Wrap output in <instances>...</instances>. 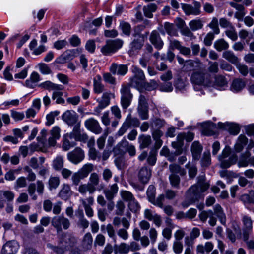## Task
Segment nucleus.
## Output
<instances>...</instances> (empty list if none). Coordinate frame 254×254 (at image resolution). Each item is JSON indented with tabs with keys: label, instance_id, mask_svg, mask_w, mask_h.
<instances>
[{
	"label": "nucleus",
	"instance_id": "1",
	"mask_svg": "<svg viewBox=\"0 0 254 254\" xmlns=\"http://www.w3.org/2000/svg\"><path fill=\"white\" fill-rule=\"evenodd\" d=\"M210 187L209 183L205 181V177L201 175L197 178V183L191 186L186 192V200L182 203L184 207H187L191 204L198 201L202 196V193Z\"/></svg>",
	"mask_w": 254,
	"mask_h": 254
},
{
	"label": "nucleus",
	"instance_id": "2",
	"mask_svg": "<svg viewBox=\"0 0 254 254\" xmlns=\"http://www.w3.org/2000/svg\"><path fill=\"white\" fill-rule=\"evenodd\" d=\"M190 80L195 85L211 87L212 85L210 81V75L201 71H194L191 74Z\"/></svg>",
	"mask_w": 254,
	"mask_h": 254
},
{
	"label": "nucleus",
	"instance_id": "3",
	"mask_svg": "<svg viewBox=\"0 0 254 254\" xmlns=\"http://www.w3.org/2000/svg\"><path fill=\"white\" fill-rule=\"evenodd\" d=\"M132 71L133 76L130 78V85L135 88H140L143 86L145 77L143 71L135 66H133Z\"/></svg>",
	"mask_w": 254,
	"mask_h": 254
},
{
	"label": "nucleus",
	"instance_id": "4",
	"mask_svg": "<svg viewBox=\"0 0 254 254\" xmlns=\"http://www.w3.org/2000/svg\"><path fill=\"white\" fill-rule=\"evenodd\" d=\"M123 44V41L120 39L108 40L106 44L101 48V51L104 55H109L121 48Z\"/></svg>",
	"mask_w": 254,
	"mask_h": 254
},
{
	"label": "nucleus",
	"instance_id": "5",
	"mask_svg": "<svg viewBox=\"0 0 254 254\" xmlns=\"http://www.w3.org/2000/svg\"><path fill=\"white\" fill-rule=\"evenodd\" d=\"M230 153L231 148L228 146H226L223 150L221 154L218 156L219 160L221 162L220 166L222 168H229L231 165L236 163L237 159L235 155L231 156L228 159H226L229 156Z\"/></svg>",
	"mask_w": 254,
	"mask_h": 254
},
{
	"label": "nucleus",
	"instance_id": "6",
	"mask_svg": "<svg viewBox=\"0 0 254 254\" xmlns=\"http://www.w3.org/2000/svg\"><path fill=\"white\" fill-rule=\"evenodd\" d=\"M121 104L123 109H127L130 105L133 95L131 93L128 85H123L120 90Z\"/></svg>",
	"mask_w": 254,
	"mask_h": 254
},
{
	"label": "nucleus",
	"instance_id": "7",
	"mask_svg": "<svg viewBox=\"0 0 254 254\" xmlns=\"http://www.w3.org/2000/svg\"><path fill=\"white\" fill-rule=\"evenodd\" d=\"M181 7L186 15L197 16L200 14L201 12V3L195 0L193 1V5L190 4L182 3Z\"/></svg>",
	"mask_w": 254,
	"mask_h": 254
},
{
	"label": "nucleus",
	"instance_id": "8",
	"mask_svg": "<svg viewBox=\"0 0 254 254\" xmlns=\"http://www.w3.org/2000/svg\"><path fill=\"white\" fill-rule=\"evenodd\" d=\"M51 223L58 232L62 231V227L66 230L70 226L69 220L62 215L54 217L51 220Z\"/></svg>",
	"mask_w": 254,
	"mask_h": 254
},
{
	"label": "nucleus",
	"instance_id": "9",
	"mask_svg": "<svg viewBox=\"0 0 254 254\" xmlns=\"http://www.w3.org/2000/svg\"><path fill=\"white\" fill-rule=\"evenodd\" d=\"M116 147L119 149L121 153L127 152L130 157H133L136 154L135 146L127 140H122L118 144Z\"/></svg>",
	"mask_w": 254,
	"mask_h": 254
},
{
	"label": "nucleus",
	"instance_id": "10",
	"mask_svg": "<svg viewBox=\"0 0 254 254\" xmlns=\"http://www.w3.org/2000/svg\"><path fill=\"white\" fill-rule=\"evenodd\" d=\"M77 113L72 110H66L62 116V120L68 126H73L74 124L79 121Z\"/></svg>",
	"mask_w": 254,
	"mask_h": 254
},
{
	"label": "nucleus",
	"instance_id": "11",
	"mask_svg": "<svg viewBox=\"0 0 254 254\" xmlns=\"http://www.w3.org/2000/svg\"><path fill=\"white\" fill-rule=\"evenodd\" d=\"M84 157L85 155L83 150L78 147L67 154L68 159L74 164H77L81 162Z\"/></svg>",
	"mask_w": 254,
	"mask_h": 254
},
{
	"label": "nucleus",
	"instance_id": "12",
	"mask_svg": "<svg viewBox=\"0 0 254 254\" xmlns=\"http://www.w3.org/2000/svg\"><path fill=\"white\" fill-rule=\"evenodd\" d=\"M70 236L69 235H64L63 237L62 241H60V246H55L50 243H48L47 246L48 248L52 250L54 252L57 254H62L64 253V249H65L70 245L67 242V240H69Z\"/></svg>",
	"mask_w": 254,
	"mask_h": 254
},
{
	"label": "nucleus",
	"instance_id": "13",
	"mask_svg": "<svg viewBox=\"0 0 254 254\" xmlns=\"http://www.w3.org/2000/svg\"><path fill=\"white\" fill-rule=\"evenodd\" d=\"M112 96H113V94L111 93L105 92L103 94L98 105L94 108V111L95 115H99L101 111L110 104Z\"/></svg>",
	"mask_w": 254,
	"mask_h": 254
},
{
	"label": "nucleus",
	"instance_id": "14",
	"mask_svg": "<svg viewBox=\"0 0 254 254\" xmlns=\"http://www.w3.org/2000/svg\"><path fill=\"white\" fill-rule=\"evenodd\" d=\"M84 124L87 129L96 134H99L102 131V128L99 123L93 118H90L86 120L85 121Z\"/></svg>",
	"mask_w": 254,
	"mask_h": 254
},
{
	"label": "nucleus",
	"instance_id": "15",
	"mask_svg": "<svg viewBox=\"0 0 254 254\" xmlns=\"http://www.w3.org/2000/svg\"><path fill=\"white\" fill-rule=\"evenodd\" d=\"M149 41L154 47L158 50H161L164 46V42L160 34L156 30H153L151 32L149 36Z\"/></svg>",
	"mask_w": 254,
	"mask_h": 254
},
{
	"label": "nucleus",
	"instance_id": "16",
	"mask_svg": "<svg viewBox=\"0 0 254 254\" xmlns=\"http://www.w3.org/2000/svg\"><path fill=\"white\" fill-rule=\"evenodd\" d=\"M244 227L243 228V236L244 241L248 240L249 235L251 234L252 230V222L251 218L247 216H245L243 218Z\"/></svg>",
	"mask_w": 254,
	"mask_h": 254
},
{
	"label": "nucleus",
	"instance_id": "17",
	"mask_svg": "<svg viewBox=\"0 0 254 254\" xmlns=\"http://www.w3.org/2000/svg\"><path fill=\"white\" fill-rule=\"evenodd\" d=\"M218 127L221 129L227 130L229 132L233 135H237L240 131L239 127L236 124L228 122L218 123Z\"/></svg>",
	"mask_w": 254,
	"mask_h": 254
},
{
	"label": "nucleus",
	"instance_id": "18",
	"mask_svg": "<svg viewBox=\"0 0 254 254\" xmlns=\"http://www.w3.org/2000/svg\"><path fill=\"white\" fill-rule=\"evenodd\" d=\"M151 175V171L146 167H142L138 173V178L139 181L143 185L147 184L150 178Z\"/></svg>",
	"mask_w": 254,
	"mask_h": 254
},
{
	"label": "nucleus",
	"instance_id": "19",
	"mask_svg": "<svg viewBox=\"0 0 254 254\" xmlns=\"http://www.w3.org/2000/svg\"><path fill=\"white\" fill-rule=\"evenodd\" d=\"M18 245L14 241L8 242L3 247L1 254H15L18 251Z\"/></svg>",
	"mask_w": 254,
	"mask_h": 254
},
{
	"label": "nucleus",
	"instance_id": "20",
	"mask_svg": "<svg viewBox=\"0 0 254 254\" xmlns=\"http://www.w3.org/2000/svg\"><path fill=\"white\" fill-rule=\"evenodd\" d=\"M110 70L114 75L117 74L120 75H124L127 73L128 68L126 65H118L114 63L110 66Z\"/></svg>",
	"mask_w": 254,
	"mask_h": 254
},
{
	"label": "nucleus",
	"instance_id": "21",
	"mask_svg": "<svg viewBox=\"0 0 254 254\" xmlns=\"http://www.w3.org/2000/svg\"><path fill=\"white\" fill-rule=\"evenodd\" d=\"M61 129L58 126L54 127L50 131L51 136L49 138L48 143L50 146H54L56 140L61 137Z\"/></svg>",
	"mask_w": 254,
	"mask_h": 254
},
{
	"label": "nucleus",
	"instance_id": "22",
	"mask_svg": "<svg viewBox=\"0 0 254 254\" xmlns=\"http://www.w3.org/2000/svg\"><path fill=\"white\" fill-rule=\"evenodd\" d=\"M211 86L220 90H224L225 87L227 86L228 82L226 78L222 75H217L215 77V82H212Z\"/></svg>",
	"mask_w": 254,
	"mask_h": 254
},
{
	"label": "nucleus",
	"instance_id": "23",
	"mask_svg": "<svg viewBox=\"0 0 254 254\" xmlns=\"http://www.w3.org/2000/svg\"><path fill=\"white\" fill-rule=\"evenodd\" d=\"M246 86V82L241 78H236L233 80L230 86V90L234 93L241 91Z\"/></svg>",
	"mask_w": 254,
	"mask_h": 254
},
{
	"label": "nucleus",
	"instance_id": "24",
	"mask_svg": "<svg viewBox=\"0 0 254 254\" xmlns=\"http://www.w3.org/2000/svg\"><path fill=\"white\" fill-rule=\"evenodd\" d=\"M202 151V147L201 144L197 141L192 143L191 146V152L194 160H198Z\"/></svg>",
	"mask_w": 254,
	"mask_h": 254
},
{
	"label": "nucleus",
	"instance_id": "25",
	"mask_svg": "<svg viewBox=\"0 0 254 254\" xmlns=\"http://www.w3.org/2000/svg\"><path fill=\"white\" fill-rule=\"evenodd\" d=\"M3 196L8 201H12L14 198L15 194L14 192L10 190H0V208L1 209L4 207L5 201L1 199Z\"/></svg>",
	"mask_w": 254,
	"mask_h": 254
},
{
	"label": "nucleus",
	"instance_id": "26",
	"mask_svg": "<svg viewBox=\"0 0 254 254\" xmlns=\"http://www.w3.org/2000/svg\"><path fill=\"white\" fill-rule=\"evenodd\" d=\"M144 38L142 35H138L130 44V51L134 52L141 49L144 44Z\"/></svg>",
	"mask_w": 254,
	"mask_h": 254
},
{
	"label": "nucleus",
	"instance_id": "27",
	"mask_svg": "<svg viewBox=\"0 0 254 254\" xmlns=\"http://www.w3.org/2000/svg\"><path fill=\"white\" fill-rule=\"evenodd\" d=\"M72 195V191L69 185L64 184L59 193V196L62 199L67 200Z\"/></svg>",
	"mask_w": 254,
	"mask_h": 254
},
{
	"label": "nucleus",
	"instance_id": "28",
	"mask_svg": "<svg viewBox=\"0 0 254 254\" xmlns=\"http://www.w3.org/2000/svg\"><path fill=\"white\" fill-rule=\"evenodd\" d=\"M39 87L48 90H61L63 86L61 85L55 84L50 81H46L39 85Z\"/></svg>",
	"mask_w": 254,
	"mask_h": 254
},
{
	"label": "nucleus",
	"instance_id": "29",
	"mask_svg": "<svg viewBox=\"0 0 254 254\" xmlns=\"http://www.w3.org/2000/svg\"><path fill=\"white\" fill-rule=\"evenodd\" d=\"M213 213L217 216L221 223L223 225H225L226 222V215L220 205L216 204L214 206Z\"/></svg>",
	"mask_w": 254,
	"mask_h": 254
},
{
	"label": "nucleus",
	"instance_id": "30",
	"mask_svg": "<svg viewBox=\"0 0 254 254\" xmlns=\"http://www.w3.org/2000/svg\"><path fill=\"white\" fill-rule=\"evenodd\" d=\"M214 248V245L211 242H207L204 245L199 244L196 247V252L198 253L204 254L205 252L207 253L211 252Z\"/></svg>",
	"mask_w": 254,
	"mask_h": 254
},
{
	"label": "nucleus",
	"instance_id": "31",
	"mask_svg": "<svg viewBox=\"0 0 254 254\" xmlns=\"http://www.w3.org/2000/svg\"><path fill=\"white\" fill-rule=\"evenodd\" d=\"M157 7V5L155 3H150L146 6H144L143 7L144 15L147 18H152V13L156 10Z\"/></svg>",
	"mask_w": 254,
	"mask_h": 254
},
{
	"label": "nucleus",
	"instance_id": "32",
	"mask_svg": "<svg viewBox=\"0 0 254 254\" xmlns=\"http://www.w3.org/2000/svg\"><path fill=\"white\" fill-rule=\"evenodd\" d=\"M39 81H40L39 74L36 72H33L30 75V79L26 80L25 85L28 87L33 88L35 83Z\"/></svg>",
	"mask_w": 254,
	"mask_h": 254
},
{
	"label": "nucleus",
	"instance_id": "33",
	"mask_svg": "<svg viewBox=\"0 0 254 254\" xmlns=\"http://www.w3.org/2000/svg\"><path fill=\"white\" fill-rule=\"evenodd\" d=\"M247 142L248 139L245 135H240L235 145L236 151L238 152L241 151Z\"/></svg>",
	"mask_w": 254,
	"mask_h": 254
},
{
	"label": "nucleus",
	"instance_id": "34",
	"mask_svg": "<svg viewBox=\"0 0 254 254\" xmlns=\"http://www.w3.org/2000/svg\"><path fill=\"white\" fill-rule=\"evenodd\" d=\"M93 169V165L88 163L84 165L77 172L84 179L88 176L89 174Z\"/></svg>",
	"mask_w": 254,
	"mask_h": 254
},
{
	"label": "nucleus",
	"instance_id": "35",
	"mask_svg": "<svg viewBox=\"0 0 254 254\" xmlns=\"http://www.w3.org/2000/svg\"><path fill=\"white\" fill-rule=\"evenodd\" d=\"M222 57L234 64L239 62L238 58L231 51H226L223 52Z\"/></svg>",
	"mask_w": 254,
	"mask_h": 254
},
{
	"label": "nucleus",
	"instance_id": "36",
	"mask_svg": "<svg viewBox=\"0 0 254 254\" xmlns=\"http://www.w3.org/2000/svg\"><path fill=\"white\" fill-rule=\"evenodd\" d=\"M72 58L71 52L70 51H66L56 59V62L60 64H64Z\"/></svg>",
	"mask_w": 254,
	"mask_h": 254
},
{
	"label": "nucleus",
	"instance_id": "37",
	"mask_svg": "<svg viewBox=\"0 0 254 254\" xmlns=\"http://www.w3.org/2000/svg\"><path fill=\"white\" fill-rule=\"evenodd\" d=\"M93 238L90 233H87L84 236L82 241V247L85 250H89L92 248Z\"/></svg>",
	"mask_w": 254,
	"mask_h": 254
},
{
	"label": "nucleus",
	"instance_id": "38",
	"mask_svg": "<svg viewBox=\"0 0 254 254\" xmlns=\"http://www.w3.org/2000/svg\"><path fill=\"white\" fill-rule=\"evenodd\" d=\"M96 189H93L92 186L88 183L80 185L78 187V191L82 194H85L87 192L90 194L93 193Z\"/></svg>",
	"mask_w": 254,
	"mask_h": 254
},
{
	"label": "nucleus",
	"instance_id": "39",
	"mask_svg": "<svg viewBox=\"0 0 254 254\" xmlns=\"http://www.w3.org/2000/svg\"><path fill=\"white\" fill-rule=\"evenodd\" d=\"M164 29L166 33L171 36H178V30L173 24L169 22L164 23Z\"/></svg>",
	"mask_w": 254,
	"mask_h": 254
},
{
	"label": "nucleus",
	"instance_id": "40",
	"mask_svg": "<svg viewBox=\"0 0 254 254\" xmlns=\"http://www.w3.org/2000/svg\"><path fill=\"white\" fill-rule=\"evenodd\" d=\"M214 46L218 51H222V50L227 49L229 47V44L223 39H220L214 42Z\"/></svg>",
	"mask_w": 254,
	"mask_h": 254
},
{
	"label": "nucleus",
	"instance_id": "41",
	"mask_svg": "<svg viewBox=\"0 0 254 254\" xmlns=\"http://www.w3.org/2000/svg\"><path fill=\"white\" fill-rule=\"evenodd\" d=\"M140 147L141 148L147 147L151 142V138L150 135H140L138 138Z\"/></svg>",
	"mask_w": 254,
	"mask_h": 254
},
{
	"label": "nucleus",
	"instance_id": "42",
	"mask_svg": "<svg viewBox=\"0 0 254 254\" xmlns=\"http://www.w3.org/2000/svg\"><path fill=\"white\" fill-rule=\"evenodd\" d=\"M98 79H94L93 81V87L94 91L97 94H100L103 92L104 90V86L101 83V77L97 76Z\"/></svg>",
	"mask_w": 254,
	"mask_h": 254
},
{
	"label": "nucleus",
	"instance_id": "43",
	"mask_svg": "<svg viewBox=\"0 0 254 254\" xmlns=\"http://www.w3.org/2000/svg\"><path fill=\"white\" fill-rule=\"evenodd\" d=\"M189 25L191 30L192 31H196L203 27V23L201 19H194L189 22Z\"/></svg>",
	"mask_w": 254,
	"mask_h": 254
},
{
	"label": "nucleus",
	"instance_id": "44",
	"mask_svg": "<svg viewBox=\"0 0 254 254\" xmlns=\"http://www.w3.org/2000/svg\"><path fill=\"white\" fill-rule=\"evenodd\" d=\"M119 28L122 30L124 34L129 36L131 33V25L127 22L122 21L120 23Z\"/></svg>",
	"mask_w": 254,
	"mask_h": 254
},
{
	"label": "nucleus",
	"instance_id": "45",
	"mask_svg": "<svg viewBox=\"0 0 254 254\" xmlns=\"http://www.w3.org/2000/svg\"><path fill=\"white\" fill-rule=\"evenodd\" d=\"M169 181L171 186L179 189L180 188V178L175 174H171L169 177Z\"/></svg>",
	"mask_w": 254,
	"mask_h": 254
},
{
	"label": "nucleus",
	"instance_id": "46",
	"mask_svg": "<svg viewBox=\"0 0 254 254\" xmlns=\"http://www.w3.org/2000/svg\"><path fill=\"white\" fill-rule=\"evenodd\" d=\"M64 166L63 157L57 156L53 161V167L57 171L61 170Z\"/></svg>",
	"mask_w": 254,
	"mask_h": 254
},
{
	"label": "nucleus",
	"instance_id": "47",
	"mask_svg": "<svg viewBox=\"0 0 254 254\" xmlns=\"http://www.w3.org/2000/svg\"><path fill=\"white\" fill-rule=\"evenodd\" d=\"M60 114V112L58 111H54L51 112L50 113L46 116V125L47 126H50L54 124L55 122V118L58 116Z\"/></svg>",
	"mask_w": 254,
	"mask_h": 254
},
{
	"label": "nucleus",
	"instance_id": "48",
	"mask_svg": "<svg viewBox=\"0 0 254 254\" xmlns=\"http://www.w3.org/2000/svg\"><path fill=\"white\" fill-rule=\"evenodd\" d=\"M63 92L59 90H56L53 92L52 98L53 100H56L57 104H63L65 103V100L62 98Z\"/></svg>",
	"mask_w": 254,
	"mask_h": 254
},
{
	"label": "nucleus",
	"instance_id": "49",
	"mask_svg": "<svg viewBox=\"0 0 254 254\" xmlns=\"http://www.w3.org/2000/svg\"><path fill=\"white\" fill-rule=\"evenodd\" d=\"M99 183V176L96 173H93L90 176L89 182L88 184L92 186L93 189H96V187Z\"/></svg>",
	"mask_w": 254,
	"mask_h": 254
},
{
	"label": "nucleus",
	"instance_id": "50",
	"mask_svg": "<svg viewBox=\"0 0 254 254\" xmlns=\"http://www.w3.org/2000/svg\"><path fill=\"white\" fill-rule=\"evenodd\" d=\"M120 194L122 198L127 201L129 202L134 198V197L132 193L129 191L122 190L120 191Z\"/></svg>",
	"mask_w": 254,
	"mask_h": 254
},
{
	"label": "nucleus",
	"instance_id": "51",
	"mask_svg": "<svg viewBox=\"0 0 254 254\" xmlns=\"http://www.w3.org/2000/svg\"><path fill=\"white\" fill-rule=\"evenodd\" d=\"M128 207L132 212L134 213L137 212L140 209V206L135 198L128 203Z\"/></svg>",
	"mask_w": 254,
	"mask_h": 254
},
{
	"label": "nucleus",
	"instance_id": "52",
	"mask_svg": "<svg viewBox=\"0 0 254 254\" xmlns=\"http://www.w3.org/2000/svg\"><path fill=\"white\" fill-rule=\"evenodd\" d=\"M185 167L189 169V175L190 178H193L197 174V170L195 165H192L190 162L186 164Z\"/></svg>",
	"mask_w": 254,
	"mask_h": 254
},
{
	"label": "nucleus",
	"instance_id": "53",
	"mask_svg": "<svg viewBox=\"0 0 254 254\" xmlns=\"http://www.w3.org/2000/svg\"><path fill=\"white\" fill-rule=\"evenodd\" d=\"M125 121L128 124L129 127L131 126L138 127L139 126L140 122L139 120L136 118H132L131 114L127 115Z\"/></svg>",
	"mask_w": 254,
	"mask_h": 254
},
{
	"label": "nucleus",
	"instance_id": "54",
	"mask_svg": "<svg viewBox=\"0 0 254 254\" xmlns=\"http://www.w3.org/2000/svg\"><path fill=\"white\" fill-rule=\"evenodd\" d=\"M211 163L210 153L209 151L204 152L201 160V165L202 167H207Z\"/></svg>",
	"mask_w": 254,
	"mask_h": 254
},
{
	"label": "nucleus",
	"instance_id": "55",
	"mask_svg": "<svg viewBox=\"0 0 254 254\" xmlns=\"http://www.w3.org/2000/svg\"><path fill=\"white\" fill-rule=\"evenodd\" d=\"M137 111L142 120H146L148 118V107H137Z\"/></svg>",
	"mask_w": 254,
	"mask_h": 254
},
{
	"label": "nucleus",
	"instance_id": "56",
	"mask_svg": "<svg viewBox=\"0 0 254 254\" xmlns=\"http://www.w3.org/2000/svg\"><path fill=\"white\" fill-rule=\"evenodd\" d=\"M208 26L213 30L214 34H218L220 33L218 19L216 17L212 18V21L208 24Z\"/></svg>",
	"mask_w": 254,
	"mask_h": 254
},
{
	"label": "nucleus",
	"instance_id": "57",
	"mask_svg": "<svg viewBox=\"0 0 254 254\" xmlns=\"http://www.w3.org/2000/svg\"><path fill=\"white\" fill-rule=\"evenodd\" d=\"M155 188L153 185H150L147 190V195L149 202H152L155 196Z\"/></svg>",
	"mask_w": 254,
	"mask_h": 254
},
{
	"label": "nucleus",
	"instance_id": "58",
	"mask_svg": "<svg viewBox=\"0 0 254 254\" xmlns=\"http://www.w3.org/2000/svg\"><path fill=\"white\" fill-rule=\"evenodd\" d=\"M89 157L92 160L100 161L101 156L95 148H90L89 150Z\"/></svg>",
	"mask_w": 254,
	"mask_h": 254
},
{
	"label": "nucleus",
	"instance_id": "59",
	"mask_svg": "<svg viewBox=\"0 0 254 254\" xmlns=\"http://www.w3.org/2000/svg\"><path fill=\"white\" fill-rule=\"evenodd\" d=\"M27 185L26 180L24 177H20L18 178L15 184L14 188L17 190L19 188H24Z\"/></svg>",
	"mask_w": 254,
	"mask_h": 254
},
{
	"label": "nucleus",
	"instance_id": "60",
	"mask_svg": "<svg viewBox=\"0 0 254 254\" xmlns=\"http://www.w3.org/2000/svg\"><path fill=\"white\" fill-rule=\"evenodd\" d=\"M18 172L19 170L17 169L10 170L5 173L4 178L7 181H13L16 178L15 174H18Z\"/></svg>",
	"mask_w": 254,
	"mask_h": 254
},
{
	"label": "nucleus",
	"instance_id": "61",
	"mask_svg": "<svg viewBox=\"0 0 254 254\" xmlns=\"http://www.w3.org/2000/svg\"><path fill=\"white\" fill-rule=\"evenodd\" d=\"M60 184V180L58 177H51L49 180V185L50 189H56Z\"/></svg>",
	"mask_w": 254,
	"mask_h": 254
},
{
	"label": "nucleus",
	"instance_id": "62",
	"mask_svg": "<svg viewBox=\"0 0 254 254\" xmlns=\"http://www.w3.org/2000/svg\"><path fill=\"white\" fill-rule=\"evenodd\" d=\"M111 111L112 114L114 117L118 120L121 119L122 118L121 111L119 107L117 105H115L111 107Z\"/></svg>",
	"mask_w": 254,
	"mask_h": 254
},
{
	"label": "nucleus",
	"instance_id": "63",
	"mask_svg": "<svg viewBox=\"0 0 254 254\" xmlns=\"http://www.w3.org/2000/svg\"><path fill=\"white\" fill-rule=\"evenodd\" d=\"M182 145L176 141L172 142V146L175 149L174 152L175 156H178L182 153Z\"/></svg>",
	"mask_w": 254,
	"mask_h": 254
},
{
	"label": "nucleus",
	"instance_id": "64",
	"mask_svg": "<svg viewBox=\"0 0 254 254\" xmlns=\"http://www.w3.org/2000/svg\"><path fill=\"white\" fill-rule=\"evenodd\" d=\"M235 65L237 68L242 75L246 76L248 74L249 70L247 65L239 63V62Z\"/></svg>",
	"mask_w": 254,
	"mask_h": 254
}]
</instances>
